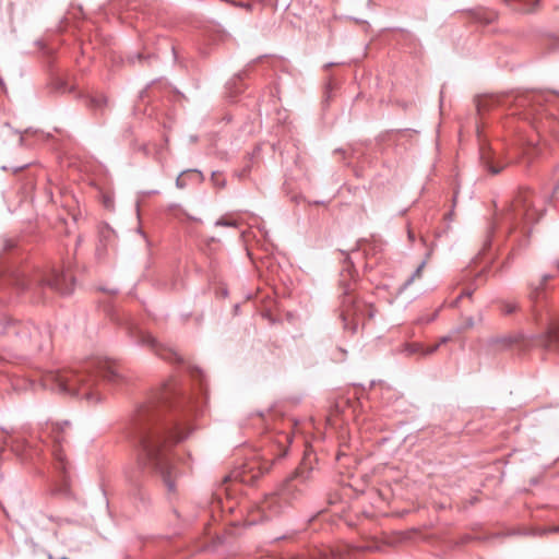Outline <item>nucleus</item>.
<instances>
[{"mask_svg":"<svg viewBox=\"0 0 559 559\" xmlns=\"http://www.w3.org/2000/svg\"><path fill=\"white\" fill-rule=\"evenodd\" d=\"M438 348H439V344H436V345H432L429 347L424 346L423 356L432 355L433 353H436L438 350Z\"/></svg>","mask_w":559,"mask_h":559,"instance_id":"393cba45","label":"nucleus"},{"mask_svg":"<svg viewBox=\"0 0 559 559\" xmlns=\"http://www.w3.org/2000/svg\"><path fill=\"white\" fill-rule=\"evenodd\" d=\"M371 249H373V247H371V245H368V246H366V247H364V248H362V250H364V252H365L366 254H369V251H370Z\"/></svg>","mask_w":559,"mask_h":559,"instance_id":"7c9ffc66","label":"nucleus"},{"mask_svg":"<svg viewBox=\"0 0 559 559\" xmlns=\"http://www.w3.org/2000/svg\"><path fill=\"white\" fill-rule=\"evenodd\" d=\"M440 309L435 310L431 314H423L417 320V324H427L435 321L439 316Z\"/></svg>","mask_w":559,"mask_h":559,"instance_id":"a211bd4d","label":"nucleus"},{"mask_svg":"<svg viewBox=\"0 0 559 559\" xmlns=\"http://www.w3.org/2000/svg\"><path fill=\"white\" fill-rule=\"evenodd\" d=\"M12 247H13V243H11V242H8V243L5 245V248H7V249L12 248Z\"/></svg>","mask_w":559,"mask_h":559,"instance_id":"c9c22d12","label":"nucleus"},{"mask_svg":"<svg viewBox=\"0 0 559 559\" xmlns=\"http://www.w3.org/2000/svg\"><path fill=\"white\" fill-rule=\"evenodd\" d=\"M405 352L409 355L418 354L423 356L424 345L420 343H411L405 346Z\"/></svg>","mask_w":559,"mask_h":559,"instance_id":"6ab92c4d","label":"nucleus"},{"mask_svg":"<svg viewBox=\"0 0 559 559\" xmlns=\"http://www.w3.org/2000/svg\"><path fill=\"white\" fill-rule=\"evenodd\" d=\"M426 263H427L426 260H424L417 266V269L414 271V273L406 280V282L403 285L404 289L407 288L409 285H412L415 280H418V278H420L423 276V271H424V269L426 266Z\"/></svg>","mask_w":559,"mask_h":559,"instance_id":"dca6fc26","label":"nucleus"},{"mask_svg":"<svg viewBox=\"0 0 559 559\" xmlns=\"http://www.w3.org/2000/svg\"><path fill=\"white\" fill-rule=\"evenodd\" d=\"M341 552L330 547L313 548L290 559H340Z\"/></svg>","mask_w":559,"mask_h":559,"instance_id":"9d476101","label":"nucleus"},{"mask_svg":"<svg viewBox=\"0 0 559 559\" xmlns=\"http://www.w3.org/2000/svg\"><path fill=\"white\" fill-rule=\"evenodd\" d=\"M286 449L285 448H281L280 449V452L275 455L276 459H281L282 456H284L286 454Z\"/></svg>","mask_w":559,"mask_h":559,"instance_id":"c756f323","label":"nucleus"},{"mask_svg":"<svg viewBox=\"0 0 559 559\" xmlns=\"http://www.w3.org/2000/svg\"><path fill=\"white\" fill-rule=\"evenodd\" d=\"M122 379L116 365L108 360L93 358L70 368L50 371H36L35 374L19 373L7 370L0 382H9L16 392L37 385L49 388L60 393L98 403L105 396L106 383H118Z\"/></svg>","mask_w":559,"mask_h":559,"instance_id":"f03ea898","label":"nucleus"},{"mask_svg":"<svg viewBox=\"0 0 559 559\" xmlns=\"http://www.w3.org/2000/svg\"><path fill=\"white\" fill-rule=\"evenodd\" d=\"M453 338L452 335H445V336H442L440 340H439V346L442 345V344H445L448 342H450L451 340Z\"/></svg>","mask_w":559,"mask_h":559,"instance_id":"c85d7f7f","label":"nucleus"},{"mask_svg":"<svg viewBox=\"0 0 559 559\" xmlns=\"http://www.w3.org/2000/svg\"><path fill=\"white\" fill-rule=\"evenodd\" d=\"M129 330H130L131 337L138 344L145 345V346H148V347L155 349L165 359H171V356H174V358L176 360H179L177 354H175V353H170L169 355L159 353L157 341L150 333H146L138 328H134V329L130 328Z\"/></svg>","mask_w":559,"mask_h":559,"instance_id":"1a4fd4ad","label":"nucleus"},{"mask_svg":"<svg viewBox=\"0 0 559 559\" xmlns=\"http://www.w3.org/2000/svg\"><path fill=\"white\" fill-rule=\"evenodd\" d=\"M483 107H484L483 103L479 102L478 105H477L478 110L480 111L483 109Z\"/></svg>","mask_w":559,"mask_h":559,"instance_id":"72a5a7b5","label":"nucleus"},{"mask_svg":"<svg viewBox=\"0 0 559 559\" xmlns=\"http://www.w3.org/2000/svg\"><path fill=\"white\" fill-rule=\"evenodd\" d=\"M496 343L501 344L502 347L518 345L522 350H526L536 345L544 346L548 349L559 350V321L551 323L544 334L527 335L523 332H516L508 336L497 338Z\"/></svg>","mask_w":559,"mask_h":559,"instance_id":"39448f33","label":"nucleus"},{"mask_svg":"<svg viewBox=\"0 0 559 559\" xmlns=\"http://www.w3.org/2000/svg\"><path fill=\"white\" fill-rule=\"evenodd\" d=\"M373 316L374 309L371 305L357 300L350 295L348 288L345 289L341 302V319L345 330L356 333L359 323L364 322L366 317L371 319Z\"/></svg>","mask_w":559,"mask_h":559,"instance_id":"423d86ee","label":"nucleus"},{"mask_svg":"<svg viewBox=\"0 0 559 559\" xmlns=\"http://www.w3.org/2000/svg\"><path fill=\"white\" fill-rule=\"evenodd\" d=\"M218 176H219V175H218V173H216V171L212 173V181H213V182H214V185H216V186H224V182H223V181H222V182L219 181Z\"/></svg>","mask_w":559,"mask_h":559,"instance_id":"bb28decb","label":"nucleus"},{"mask_svg":"<svg viewBox=\"0 0 559 559\" xmlns=\"http://www.w3.org/2000/svg\"><path fill=\"white\" fill-rule=\"evenodd\" d=\"M548 278H550V276H549V275H544V276H543V283H544V282H546Z\"/></svg>","mask_w":559,"mask_h":559,"instance_id":"f704fd0d","label":"nucleus"},{"mask_svg":"<svg viewBox=\"0 0 559 559\" xmlns=\"http://www.w3.org/2000/svg\"><path fill=\"white\" fill-rule=\"evenodd\" d=\"M474 326V319L472 317H467L464 321V324L455 330H453L452 334L461 333L466 329H471Z\"/></svg>","mask_w":559,"mask_h":559,"instance_id":"412c9836","label":"nucleus"},{"mask_svg":"<svg viewBox=\"0 0 559 559\" xmlns=\"http://www.w3.org/2000/svg\"><path fill=\"white\" fill-rule=\"evenodd\" d=\"M216 226H228V227H236L237 222L234 219H227V218H219L216 223Z\"/></svg>","mask_w":559,"mask_h":559,"instance_id":"4be33fe9","label":"nucleus"},{"mask_svg":"<svg viewBox=\"0 0 559 559\" xmlns=\"http://www.w3.org/2000/svg\"><path fill=\"white\" fill-rule=\"evenodd\" d=\"M534 198L531 191H523L518 194L512 204L513 218L533 222L536 219L537 211L534 209Z\"/></svg>","mask_w":559,"mask_h":559,"instance_id":"0eeeda50","label":"nucleus"},{"mask_svg":"<svg viewBox=\"0 0 559 559\" xmlns=\"http://www.w3.org/2000/svg\"><path fill=\"white\" fill-rule=\"evenodd\" d=\"M311 467L308 466L307 459L296 468L295 473L287 479L284 488L277 492L267 496L260 506V511L265 519H271L283 513L289 506V496L294 489V481L305 484L310 479Z\"/></svg>","mask_w":559,"mask_h":559,"instance_id":"20e7f679","label":"nucleus"},{"mask_svg":"<svg viewBox=\"0 0 559 559\" xmlns=\"http://www.w3.org/2000/svg\"><path fill=\"white\" fill-rule=\"evenodd\" d=\"M472 293H473V292H472V290H469V289L463 290V292L459 295V297H457V298H456V299L451 304V307H456V306H457V304H459V300H460L462 297H464V296L469 297V296L472 295Z\"/></svg>","mask_w":559,"mask_h":559,"instance_id":"a878e982","label":"nucleus"},{"mask_svg":"<svg viewBox=\"0 0 559 559\" xmlns=\"http://www.w3.org/2000/svg\"><path fill=\"white\" fill-rule=\"evenodd\" d=\"M9 287L17 293L35 287H49L61 295H68L73 292L74 280L69 272L56 270L49 272L37 270L32 274L28 270H13L0 278V289L4 290Z\"/></svg>","mask_w":559,"mask_h":559,"instance_id":"7ed1b4c3","label":"nucleus"},{"mask_svg":"<svg viewBox=\"0 0 559 559\" xmlns=\"http://www.w3.org/2000/svg\"><path fill=\"white\" fill-rule=\"evenodd\" d=\"M535 111H537V109L534 107H532L530 110H526V111H522V112H519L520 115L523 116L524 119H531L533 118V120H536V117H534L535 115Z\"/></svg>","mask_w":559,"mask_h":559,"instance_id":"5701e85b","label":"nucleus"},{"mask_svg":"<svg viewBox=\"0 0 559 559\" xmlns=\"http://www.w3.org/2000/svg\"><path fill=\"white\" fill-rule=\"evenodd\" d=\"M106 104H107V98L102 94L93 96L90 99V106L95 109H100L104 106H106Z\"/></svg>","mask_w":559,"mask_h":559,"instance_id":"f3484780","label":"nucleus"},{"mask_svg":"<svg viewBox=\"0 0 559 559\" xmlns=\"http://www.w3.org/2000/svg\"><path fill=\"white\" fill-rule=\"evenodd\" d=\"M188 174V171H182L176 179V186L177 188L179 189H183L186 187V180H185V175Z\"/></svg>","mask_w":559,"mask_h":559,"instance_id":"b1692460","label":"nucleus"},{"mask_svg":"<svg viewBox=\"0 0 559 559\" xmlns=\"http://www.w3.org/2000/svg\"><path fill=\"white\" fill-rule=\"evenodd\" d=\"M481 158L484 159V164H485V166L487 167V169H488L492 175H497V174H499V173L502 170L503 166H499V167L495 166L490 160H486L485 155H483V157H481Z\"/></svg>","mask_w":559,"mask_h":559,"instance_id":"aec40b11","label":"nucleus"},{"mask_svg":"<svg viewBox=\"0 0 559 559\" xmlns=\"http://www.w3.org/2000/svg\"><path fill=\"white\" fill-rule=\"evenodd\" d=\"M515 309H516V305L515 304H507L504 306V312L506 313H512V312L515 311Z\"/></svg>","mask_w":559,"mask_h":559,"instance_id":"cd10ccee","label":"nucleus"},{"mask_svg":"<svg viewBox=\"0 0 559 559\" xmlns=\"http://www.w3.org/2000/svg\"><path fill=\"white\" fill-rule=\"evenodd\" d=\"M246 468H248V471L252 473L250 476V479H248L246 476V469L241 474L240 473L236 474L235 478L239 477L241 481L250 483V481L258 479L263 473H265L269 469V467L262 468L261 466H259L258 471L255 472V464L247 465Z\"/></svg>","mask_w":559,"mask_h":559,"instance_id":"4468645a","label":"nucleus"},{"mask_svg":"<svg viewBox=\"0 0 559 559\" xmlns=\"http://www.w3.org/2000/svg\"><path fill=\"white\" fill-rule=\"evenodd\" d=\"M548 532H550V533H558L559 532V526H554V527L549 528Z\"/></svg>","mask_w":559,"mask_h":559,"instance_id":"2f4dec72","label":"nucleus"},{"mask_svg":"<svg viewBox=\"0 0 559 559\" xmlns=\"http://www.w3.org/2000/svg\"><path fill=\"white\" fill-rule=\"evenodd\" d=\"M468 13L475 22L484 25L492 24L498 20V12L489 8H477L469 10Z\"/></svg>","mask_w":559,"mask_h":559,"instance_id":"9b49d317","label":"nucleus"},{"mask_svg":"<svg viewBox=\"0 0 559 559\" xmlns=\"http://www.w3.org/2000/svg\"><path fill=\"white\" fill-rule=\"evenodd\" d=\"M281 438L284 439L285 441H288V436L286 435L281 436Z\"/></svg>","mask_w":559,"mask_h":559,"instance_id":"e433bc0d","label":"nucleus"},{"mask_svg":"<svg viewBox=\"0 0 559 559\" xmlns=\"http://www.w3.org/2000/svg\"><path fill=\"white\" fill-rule=\"evenodd\" d=\"M171 396L173 393L165 389L158 397V406H142L135 415L132 432L139 467L158 474L169 492L176 489L171 449L193 430L187 414L166 413V407H174Z\"/></svg>","mask_w":559,"mask_h":559,"instance_id":"f257e3e1","label":"nucleus"},{"mask_svg":"<svg viewBox=\"0 0 559 559\" xmlns=\"http://www.w3.org/2000/svg\"><path fill=\"white\" fill-rule=\"evenodd\" d=\"M502 1L512 11L520 12V13H532L536 10L540 0H535L533 2H526L523 0H502Z\"/></svg>","mask_w":559,"mask_h":559,"instance_id":"f8f14e48","label":"nucleus"},{"mask_svg":"<svg viewBox=\"0 0 559 559\" xmlns=\"http://www.w3.org/2000/svg\"><path fill=\"white\" fill-rule=\"evenodd\" d=\"M540 96L538 95H532V96H521L518 98V106L523 108V111L527 110V107L530 108L535 106L536 104H539Z\"/></svg>","mask_w":559,"mask_h":559,"instance_id":"2eb2a0df","label":"nucleus"},{"mask_svg":"<svg viewBox=\"0 0 559 559\" xmlns=\"http://www.w3.org/2000/svg\"><path fill=\"white\" fill-rule=\"evenodd\" d=\"M10 447L12 451H14L19 455H28L32 456V453H28L31 451L32 445L29 441L25 438L16 437L11 440Z\"/></svg>","mask_w":559,"mask_h":559,"instance_id":"ddd939ff","label":"nucleus"},{"mask_svg":"<svg viewBox=\"0 0 559 559\" xmlns=\"http://www.w3.org/2000/svg\"><path fill=\"white\" fill-rule=\"evenodd\" d=\"M66 426H68V421H64L63 424L56 423L51 424L50 427H46V431L52 441V455L59 464L58 468H60L63 472H66L67 463L66 455L63 454L61 449V443L63 441L61 432L63 431Z\"/></svg>","mask_w":559,"mask_h":559,"instance_id":"6e6552de","label":"nucleus"},{"mask_svg":"<svg viewBox=\"0 0 559 559\" xmlns=\"http://www.w3.org/2000/svg\"><path fill=\"white\" fill-rule=\"evenodd\" d=\"M558 189H559V183L556 186V190H558Z\"/></svg>","mask_w":559,"mask_h":559,"instance_id":"4c0bfd02","label":"nucleus"},{"mask_svg":"<svg viewBox=\"0 0 559 559\" xmlns=\"http://www.w3.org/2000/svg\"><path fill=\"white\" fill-rule=\"evenodd\" d=\"M61 559H69V558H67V557H62Z\"/></svg>","mask_w":559,"mask_h":559,"instance_id":"58836bf2","label":"nucleus"},{"mask_svg":"<svg viewBox=\"0 0 559 559\" xmlns=\"http://www.w3.org/2000/svg\"><path fill=\"white\" fill-rule=\"evenodd\" d=\"M233 3H234L235 5H238V7H243V8H247V9H249V8H250V5H249V4L235 3V2H233Z\"/></svg>","mask_w":559,"mask_h":559,"instance_id":"473e14b6","label":"nucleus"}]
</instances>
